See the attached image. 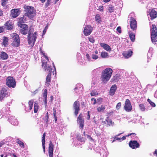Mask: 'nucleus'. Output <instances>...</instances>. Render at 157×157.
<instances>
[{
    "mask_svg": "<svg viewBox=\"0 0 157 157\" xmlns=\"http://www.w3.org/2000/svg\"><path fill=\"white\" fill-rule=\"evenodd\" d=\"M36 32H34L33 28H30L28 35V42L29 44L33 46L37 38Z\"/></svg>",
    "mask_w": 157,
    "mask_h": 157,
    "instance_id": "obj_1",
    "label": "nucleus"
},
{
    "mask_svg": "<svg viewBox=\"0 0 157 157\" xmlns=\"http://www.w3.org/2000/svg\"><path fill=\"white\" fill-rule=\"evenodd\" d=\"M113 69H104L101 73V78L102 82L106 83L110 78Z\"/></svg>",
    "mask_w": 157,
    "mask_h": 157,
    "instance_id": "obj_2",
    "label": "nucleus"
},
{
    "mask_svg": "<svg viewBox=\"0 0 157 157\" xmlns=\"http://www.w3.org/2000/svg\"><path fill=\"white\" fill-rule=\"evenodd\" d=\"M24 8L25 9L26 15L30 19L33 18L36 15V11L33 7L25 6Z\"/></svg>",
    "mask_w": 157,
    "mask_h": 157,
    "instance_id": "obj_3",
    "label": "nucleus"
},
{
    "mask_svg": "<svg viewBox=\"0 0 157 157\" xmlns=\"http://www.w3.org/2000/svg\"><path fill=\"white\" fill-rule=\"evenodd\" d=\"M10 36L12 40V46L14 47H19L20 44V39L19 36L16 33L12 34Z\"/></svg>",
    "mask_w": 157,
    "mask_h": 157,
    "instance_id": "obj_4",
    "label": "nucleus"
},
{
    "mask_svg": "<svg viewBox=\"0 0 157 157\" xmlns=\"http://www.w3.org/2000/svg\"><path fill=\"white\" fill-rule=\"evenodd\" d=\"M16 82L14 78L11 76H8L6 79V85L9 88L15 87Z\"/></svg>",
    "mask_w": 157,
    "mask_h": 157,
    "instance_id": "obj_5",
    "label": "nucleus"
},
{
    "mask_svg": "<svg viewBox=\"0 0 157 157\" xmlns=\"http://www.w3.org/2000/svg\"><path fill=\"white\" fill-rule=\"evenodd\" d=\"M8 88L7 87L3 88L0 90V101H2L5 97H8L10 93L8 90Z\"/></svg>",
    "mask_w": 157,
    "mask_h": 157,
    "instance_id": "obj_6",
    "label": "nucleus"
},
{
    "mask_svg": "<svg viewBox=\"0 0 157 157\" xmlns=\"http://www.w3.org/2000/svg\"><path fill=\"white\" fill-rule=\"evenodd\" d=\"M124 108L125 110L127 112H130L132 111V107L129 99H126L125 101V105L124 106Z\"/></svg>",
    "mask_w": 157,
    "mask_h": 157,
    "instance_id": "obj_7",
    "label": "nucleus"
},
{
    "mask_svg": "<svg viewBox=\"0 0 157 157\" xmlns=\"http://www.w3.org/2000/svg\"><path fill=\"white\" fill-rule=\"evenodd\" d=\"M73 107L75 110L74 113L77 116L80 110V103L78 101H75L73 104Z\"/></svg>",
    "mask_w": 157,
    "mask_h": 157,
    "instance_id": "obj_8",
    "label": "nucleus"
},
{
    "mask_svg": "<svg viewBox=\"0 0 157 157\" xmlns=\"http://www.w3.org/2000/svg\"><path fill=\"white\" fill-rule=\"evenodd\" d=\"M20 26L21 29L20 30V32L23 35H26L27 34L28 32V26L26 24L21 25L20 26Z\"/></svg>",
    "mask_w": 157,
    "mask_h": 157,
    "instance_id": "obj_9",
    "label": "nucleus"
},
{
    "mask_svg": "<svg viewBox=\"0 0 157 157\" xmlns=\"http://www.w3.org/2000/svg\"><path fill=\"white\" fill-rule=\"evenodd\" d=\"M93 30L92 27L89 25H87L84 28L83 32L84 34L86 36L90 35Z\"/></svg>",
    "mask_w": 157,
    "mask_h": 157,
    "instance_id": "obj_10",
    "label": "nucleus"
},
{
    "mask_svg": "<svg viewBox=\"0 0 157 157\" xmlns=\"http://www.w3.org/2000/svg\"><path fill=\"white\" fill-rule=\"evenodd\" d=\"M129 147L132 149H135L140 147V144L136 140H130L129 143Z\"/></svg>",
    "mask_w": 157,
    "mask_h": 157,
    "instance_id": "obj_11",
    "label": "nucleus"
},
{
    "mask_svg": "<svg viewBox=\"0 0 157 157\" xmlns=\"http://www.w3.org/2000/svg\"><path fill=\"white\" fill-rule=\"evenodd\" d=\"M77 122L79 124V126L83 129L84 126V120L82 113H80L77 119Z\"/></svg>",
    "mask_w": 157,
    "mask_h": 157,
    "instance_id": "obj_12",
    "label": "nucleus"
},
{
    "mask_svg": "<svg viewBox=\"0 0 157 157\" xmlns=\"http://www.w3.org/2000/svg\"><path fill=\"white\" fill-rule=\"evenodd\" d=\"M148 13H147V15H150L151 20L156 18L157 17V13L154 9L149 10Z\"/></svg>",
    "mask_w": 157,
    "mask_h": 157,
    "instance_id": "obj_13",
    "label": "nucleus"
},
{
    "mask_svg": "<svg viewBox=\"0 0 157 157\" xmlns=\"http://www.w3.org/2000/svg\"><path fill=\"white\" fill-rule=\"evenodd\" d=\"M54 145L51 141H49L48 147V154L49 157H53Z\"/></svg>",
    "mask_w": 157,
    "mask_h": 157,
    "instance_id": "obj_14",
    "label": "nucleus"
},
{
    "mask_svg": "<svg viewBox=\"0 0 157 157\" xmlns=\"http://www.w3.org/2000/svg\"><path fill=\"white\" fill-rule=\"evenodd\" d=\"M130 25L131 29L135 30L137 27V24L136 20L133 17H131L130 19Z\"/></svg>",
    "mask_w": 157,
    "mask_h": 157,
    "instance_id": "obj_15",
    "label": "nucleus"
},
{
    "mask_svg": "<svg viewBox=\"0 0 157 157\" xmlns=\"http://www.w3.org/2000/svg\"><path fill=\"white\" fill-rule=\"evenodd\" d=\"M19 14L20 12L18 9H13L11 11V16L13 18L17 17Z\"/></svg>",
    "mask_w": 157,
    "mask_h": 157,
    "instance_id": "obj_16",
    "label": "nucleus"
},
{
    "mask_svg": "<svg viewBox=\"0 0 157 157\" xmlns=\"http://www.w3.org/2000/svg\"><path fill=\"white\" fill-rule=\"evenodd\" d=\"M52 72V69H50L46 78L45 82L48 86L50 84V83L51 81Z\"/></svg>",
    "mask_w": 157,
    "mask_h": 157,
    "instance_id": "obj_17",
    "label": "nucleus"
},
{
    "mask_svg": "<svg viewBox=\"0 0 157 157\" xmlns=\"http://www.w3.org/2000/svg\"><path fill=\"white\" fill-rule=\"evenodd\" d=\"M13 24L10 21H7L5 24V28H6L8 30H11L13 27Z\"/></svg>",
    "mask_w": 157,
    "mask_h": 157,
    "instance_id": "obj_18",
    "label": "nucleus"
},
{
    "mask_svg": "<svg viewBox=\"0 0 157 157\" xmlns=\"http://www.w3.org/2000/svg\"><path fill=\"white\" fill-rule=\"evenodd\" d=\"M117 89V86L116 85L114 84L110 88L109 90V95L111 96L113 95Z\"/></svg>",
    "mask_w": 157,
    "mask_h": 157,
    "instance_id": "obj_19",
    "label": "nucleus"
},
{
    "mask_svg": "<svg viewBox=\"0 0 157 157\" xmlns=\"http://www.w3.org/2000/svg\"><path fill=\"white\" fill-rule=\"evenodd\" d=\"M100 45L106 51L108 52H110L111 51V49L110 47L107 44L105 43H101L100 44Z\"/></svg>",
    "mask_w": 157,
    "mask_h": 157,
    "instance_id": "obj_20",
    "label": "nucleus"
},
{
    "mask_svg": "<svg viewBox=\"0 0 157 157\" xmlns=\"http://www.w3.org/2000/svg\"><path fill=\"white\" fill-rule=\"evenodd\" d=\"M132 51L129 50L127 52H124L123 55L125 58H128L132 56Z\"/></svg>",
    "mask_w": 157,
    "mask_h": 157,
    "instance_id": "obj_21",
    "label": "nucleus"
},
{
    "mask_svg": "<svg viewBox=\"0 0 157 157\" xmlns=\"http://www.w3.org/2000/svg\"><path fill=\"white\" fill-rule=\"evenodd\" d=\"M45 136H46V133L44 132L43 135V136L42 137V146L43 147V151H44V152H45Z\"/></svg>",
    "mask_w": 157,
    "mask_h": 157,
    "instance_id": "obj_22",
    "label": "nucleus"
},
{
    "mask_svg": "<svg viewBox=\"0 0 157 157\" xmlns=\"http://www.w3.org/2000/svg\"><path fill=\"white\" fill-rule=\"evenodd\" d=\"M0 57L2 59L5 60L8 59V56L6 52H2L0 54Z\"/></svg>",
    "mask_w": 157,
    "mask_h": 157,
    "instance_id": "obj_23",
    "label": "nucleus"
},
{
    "mask_svg": "<svg viewBox=\"0 0 157 157\" xmlns=\"http://www.w3.org/2000/svg\"><path fill=\"white\" fill-rule=\"evenodd\" d=\"M121 79L120 76L116 74L113 77L111 80L112 82H117L120 79Z\"/></svg>",
    "mask_w": 157,
    "mask_h": 157,
    "instance_id": "obj_24",
    "label": "nucleus"
},
{
    "mask_svg": "<svg viewBox=\"0 0 157 157\" xmlns=\"http://www.w3.org/2000/svg\"><path fill=\"white\" fill-rule=\"evenodd\" d=\"M109 116H108L106 118L105 121L107 122V124L109 126H112L114 124V122H113L111 119H109Z\"/></svg>",
    "mask_w": 157,
    "mask_h": 157,
    "instance_id": "obj_25",
    "label": "nucleus"
},
{
    "mask_svg": "<svg viewBox=\"0 0 157 157\" xmlns=\"http://www.w3.org/2000/svg\"><path fill=\"white\" fill-rule=\"evenodd\" d=\"M157 30L155 25H152L151 28V34H157Z\"/></svg>",
    "mask_w": 157,
    "mask_h": 157,
    "instance_id": "obj_26",
    "label": "nucleus"
},
{
    "mask_svg": "<svg viewBox=\"0 0 157 157\" xmlns=\"http://www.w3.org/2000/svg\"><path fill=\"white\" fill-rule=\"evenodd\" d=\"M105 109V105H101L97 108V110L98 112H103L104 111Z\"/></svg>",
    "mask_w": 157,
    "mask_h": 157,
    "instance_id": "obj_27",
    "label": "nucleus"
},
{
    "mask_svg": "<svg viewBox=\"0 0 157 157\" xmlns=\"http://www.w3.org/2000/svg\"><path fill=\"white\" fill-rule=\"evenodd\" d=\"M101 56L103 58H106L109 57L108 53L105 52H102L101 53Z\"/></svg>",
    "mask_w": 157,
    "mask_h": 157,
    "instance_id": "obj_28",
    "label": "nucleus"
},
{
    "mask_svg": "<svg viewBox=\"0 0 157 157\" xmlns=\"http://www.w3.org/2000/svg\"><path fill=\"white\" fill-rule=\"evenodd\" d=\"M157 35L151 34V38L152 42H155L157 41Z\"/></svg>",
    "mask_w": 157,
    "mask_h": 157,
    "instance_id": "obj_29",
    "label": "nucleus"
},
{
    "mask_svg": "<svg viewBox=\"0 0 157 157\" xmlns=\"http://www.w3.org/2000/svg\"><path fill=\"white\" fill-rule=\"evenodd\" d=\"M8 38L4 36L3 37V42H2V44L5 47L6 46L8 45Z\"/></svg>",
    "mask_w": 157,
    "mask_h": 157,
    "instance_id": "obj_30",
    "label": "nucleus"
},
{
    "mask_svg": "<svg viewBox=\"0 0 157 157\" xmlns=\"http://www.w3.org/2000/svg\"><path fill=\"white\" fill-rule=\"evenodd\" d=\"M77 140L80 142H85L86 139L83 137H81L80 135H78L77 136Z\"/></svg>",
    "mask_w": 157,
    "mask_h": 157,
    "instance_id": "obj_31",
    "label": "nucleus"
},
{
    "mask_svg": "<svg viewBox=\"0 0 157 157\" xmlns=\"http://www.w3.org/2000/svg\"><path fill=\"white\" fill-rule=\"evenodd\" d=\"M129 35L131 41L132 42L134 41L135 37L134 33H129Z\"/></svg>",
    "mask_w": 157,
    "mask_h": 157,
    "instance_id": "obj_32",
    "label": "nucleus"
},
{
    "mask_svg": "<svg viewBox=\"0 0 157 157\" xmlns=\"http://www.w3.org/2000/svg\"><path fill=\"white\" fill-rule=\"evenodd\" d=\"M39 107L38 104L37 102H35L34 104V112L35 113H36L39 109Z\"/></svg>",
    "mask_w": 157,
    "mask_h": 157,
    "instance_id": "obj_33",
    "label": "nucleus"
},
{
    "mask_svg": "<svg viewBox=\"0 0 157 157\" xmlns=\"http://www.w3.org/2000/svg\"><path fill=\"white\" fill-rule=\"evenodd\" d=\"M16 143L18 144L20 147H21L23 148L25 147V145L24 143L19 139H17Z\"/></svg>",
    "mask_w": 157,
    "mask_h": 157,
    "instance_id": "obj_34",
    "label": "nucleus"
},
{
    "mask_svg": "<svg viewBox=\"0 0 157 157\" xmlns=\"http://www.w3.org/2000/svg\"><path fill=\"white\" fill-rule=\"evenodd\" d=\"M33 102L34 100L33 99H31L29 101L28 104L29 107V109L30 110H31L33 108Z\"/></svg>",
    "mask_w": 157,
    "mask_h": 157,
    "instance_id": "obj_35",
    "label": "nucleus"
},
{
    "mask_svg": "<svg viewBox=\"0 0 157 157\" xmlns=\"http://www.w3.org/2000/svg\"><path fill=\"white\" fill-rule=\"evenodd\" d=\"M42 66L43 67L46 68V69H52L50 66H48L47 67V63L42 61Z\"/></svg>",
    "mask_w": 157,
    "mask_h": 157,
    "instance_id": "obj_36",
    "label": "nucleus"
},
{
    "mask_svg": "<svg viewBox=\"0 0 157 157\" xmlns=\"http://www.w3.org/2000/svg\"><path fill=\"white\" fill-rule=\"evenodd\" d=\"M95 20L98 23L101 21V17L99 14H97L95 16Z\"/></svg>",
    "mask_w": 157,
    "mask_h": 157,
    "instance_id": "obj_37",
    "label": "nucleus"
},
{
    "mask_svg": "<svg viewBox=\"0 0 157 157\" xmlns=\"http://www.w3.org/2000/svg\"><path fill=\"white\" fill-rule=\"evenodd\" d=\"M23 19V17H21L20 18H19L18 21L19 25H20V26H21V25L23 24L22 23L24 22Z\"/></svg>",
    "mask_w": 157,
    "mask_h": 157,
    "instance_id": "obj_38",
    "label": "nucleus"
},
{
    "mask_svg": "<svg viewBox=\"0 0 157 157\" xmlns=\"http://www.w3.org/2000/svg\"><path fill=\"white\" fill-rule=\"evenodd\" d=\"M98 94L97 92L95 90H92L90 93V95L91 96H96L98 95Z\"/></svg>",
    "mask_w": 157,
    "mask_h": 157,
    "instance_id": "obj_39",
    "label": "nucleus"
},
{
    "mask_svg": "<svg viewBox=\"0 0 157 157\" xmlns=\"http://www.w3.org/2000/svg\"><path fill=\"white\" fill-rule=\"evenodd\" d=\"M140 109L142 111H144L145 110V108L144 105L143 104H140L139 105Z\"/></svg>",
    "mask_w": 157,
    "mask_h": 157,
    "instance_id": "obj_40",
    "label": "nucleus"
},
{
    "mask_svg": "<svg viewBox=\"0 0 157 157\" xmlns=\"http://www.w3.org/2000/svg\"><path fill=\"white\" fill-rule=\"evenodd\" d=\"M147 101L150 103V104L153 107L155 106V105L154 103L152 102L149 99H148L147 100Z\"/></svg>",
    "mask_w": 157,
    "mask_h": 157,
    "instance_id": "obj_41",
    "label": "nucleus"
},
{
    "mask_svg": "<svg viewBox=\"0 0 157 157\" xmlns=\"http://www.w3.org/2000/svg\"><path fill=\"white\" fill-rule=\"evenodd\" d=\"M40 53H41V54H42V55H43V56L44 57V58L46 59H47V60H48V61L49 60V59H48V57H47V56L45 53L43 52L41 50H40Z\"/></svg>",
    "mask_w": 157,
    "mask_h": 157,
    "instance_id": "obj_42",
    "label": "nucleus"
},
{
    "mask_svg": "<svg viewBox=\"0 0 157 157\" xmlns=\"http://www.w3.org/2000/svg\"><path fill=\"white\" fill-rule=\"evenodd\" d=\"M47 90L46 89L44 90L43 93V96L44 98H47Z\"/></svg>",
    "mask_w": 157,
    "mask_h": 157,
    "instance_id": "obj_43",
    "label": "nucleus"
},
{
    "mask_svg": "<svg viewBox=\"0 0 157 157\" xmlns=\"http://www.w3.org/2000/svg\"><path fill=\"white\" fill-rule=\"evenodd\" d=\"M91 56L92 59L94 60H96L98 58V56L97 55L94 54H92Z\"/></svg>",
    "mask_w": 157,
    "mask_h": 157,
    "instance_id": "obj_44",
    "label": "nucleus"
},
{
    "mask_svg": "<svg viewBox=\"0 0 157 157\" xmlns=\"http://www.w3.org/2000/svg\"><path fill=\"white\" fill-rule=\"evenodd\" d=\"M121 106V102H118L116 105V108L117 110L120 109Z\"/></svg>",
    "mask_w": 157,
    "mask_h": 157,
    "instance_id": "obj_45",
    "label": "nucleus"
},
{
    "mask_svg": "<svg viewBox=\"0 0 157 157\" xmlns=\"http://www.w3.org/2000/svg\"><path fill=\"white\" fill-rule=\"evenodd\" d=\"M114 10V7L112 6H110L108 9L110 13L113 12Z\"/></svg>",
    "mask_w": 157,
    "mask_h": 157,
    "instance_id": "obj_46",
    "label": "nucleus"
},
{
    "mask_svg": "<svg viewBox=\"0 0 157 157\" xmlns=\"http://www.w3.org/2000/svg\"><path fill=\"white\" fill-rule=\"evenodd\" d=\"M5 27L4 26L0 27V33H2L4 31Z\"/></svg>",
    "mask_w": 157,
    "mask_h": 157,
    "instance_id": "obj_47",
    "label": "nucleus"
},
{
    "mask_svg": "<svg viewBox=\"0 0 157 157\" xmlns=\"http://www.w3.org/2000/svg\"><path fill=\"white\" fill-rule=\"evenodd\" d=\"M103 100V98H99L97 100V102L99 103V104H100L101 103Z\"/></svg>",
    "mask_w": 157,
    "mask_h": 157,
    "instance_id": "obj_48",
    "label": "nucleus"
},
{
    "mask_svg": "<svg viewBox=\"0 0 157 157\" xmlns=\"http://www.w3.org/2000/svg\"><path fill=\"white\" fill-rule=\"evenodd\" d=\"M89 40L90 42L92 43H94L95 41L94 38L93 37H90L89 38Z\"/></svg>",
    "mask_w": 157,
    "mask_h": 157,
    "instance_id": "obj_49",
    "label": "nucleus"
},
{
    "mask_svg": "<svg viewBox=\"0 0 157 157\" xmlns=\"http://www.w3.org/2000/svg\"><path fill=\"white\" fill-rule=\"evenodd\" d=\"M86 57L88 61H90L91 60V58H90V56L88 54H86Z\"/></svg>",
    "mask_w": 157,
    "mask_h": 157,
    "instance_id": "obj_50",
    "label": "nucleus"
},
{
    "mask_svg": "<svg viewBox=\"0 0 157 157\" xmlns=\"http://www.w3.org/2000/svg\"><path fill=\"white\" fill-rule=\"evenodd\" d=\"M49 116H45V119H44L47 123L48 122Z\"/></svg>",
    "mask_w": 157,
    "mask_h": 157,
    "instance_id": "obj_51",
    "label": "nucleus"
},
{
    "mask_svg": "<svg viewBox=\"0 0 157 157\" xmlns=\"http://www.w3.org/2000/svg\"><path fill=\"white\" fill-rule=\"evenodd\" d=\"M7 0H2V6H4L5 5L6 3V2L7 1Z\"/></svg>",
    "mask_w": 157,
    "mask_h": 157,
    "instance_id": "obj_52",
    "label": "nucleus"
},
{
    "mask_svg": "<svg viewBox=\"0 0 157 157\" xmlns=\"http://www.w3.org/2000/svg\"><path fill=\"white\" fill-rule=\"evenodd\" d=\"M87 120H89L90 119V111H88L87 112Z\"/></svg>",
    "mask_w": 157,
    "mask_h": 157,
    "instance_id": "obj_53",
    "label": "nucleus"
},
{
    "mask_svg": "<svg viewBox=\"0 0 157 157\" xmlns=\"http://www.w3.org/2000/svg\"><path fill=\"white\" fill-rule=\"evenodd\" d=\"M91 101L94 100V103H93L94 105H95L96 104V103H97V101H96V99L94 98H92L91 99Z\"/></svg>",
    "mask_w": 157,
    "mask_h": 157,
    "instance_id": "obj_54",
    "label": "nucleus"
},
{
    "mask_svg": "<svg viewBox=\"0 0 157 157\" xmlns=\"http://www.w3.org/2000/svg\"><path fill=\"white\" fill-rule=\"evenodd\" d=\"M103 7L102 6H99V8H98V10H99V11H103Z\"/></svg>",
    "mask_w": 157,
    "mask_h": 157,
    "instance_id": "obj_55",
    "label": "nucleus"
},
{
    "mask_svg": "<svg viewBox=\"0 0 157 157\" xmlns=\"http://www.w3.org/2000/svg\"><path fill=\"white\" fill-rule=\"evenodd\" d=\"M52 0H47V6H48V5L50 4L51 2H53L52 1Z\"/></svg>",
    "mask_w": 157,
    "mask_h": 157,
    "instance_id": "obj_56",
    "label": "nucleus"
},
{
    "mask_svg": "<svg viewBox=\"0 0 157 157\" xmlns=\"http://www.w3.org/2000/svg\"><path fill=\"white\" fill-rule=\"evenodd\" d=\"M117 30L119 32V33H121V28L120 27H118L117 29Z\"/></svg>",
    "mask_w": 157,
    "mask_h": 157,
    "instance_id": "obj_57",
    "label": "nucleus"
},
{
    "mask_svg": "<svg viewBox=\"0 0 157 157\" xmlns=\"http://www.w3.org/2000/svg\"><path fill=\"white\" fill-rule=\"evenodd\" d=\"M132 135H134V136H136V134L135 133H131L130 134L128 135H127L126 136V137L127 136L128 137V136H131Z\"/></svg>",
    "mask_w": 157,
    "mask_h": 157,
    "instance_id": "obj_58",
    "label": "nucleus"
},
{
    "mask_svg": "<svg viewBox=\"0 0 157 157\" xmlns=\"http://www.w3.org/2000/svg\"><path fill=\"white\" fill-rule=\"evenodd\" d=\"M53 116H54V118L55 119V122L56 123L57 121V117L56 116V115H54Z\"/></svg>",
    "mask_w": 157,
    "mask_h": 157,
    "instance_id": "obj_59",
    "label": "nucleus"
},
{
    "mask_svg": "<svg viewBox=\"0 0 157 157\" xmlns=\"http://www.w3.org/2000/svg\"><path fill=\"white\" fill-rule=\"evenodd\" d=\"M44 104L45 105V106H46L47 105V98H44Z\"/></svg>",
    "mask_w": 157,
    "mask_h": 157,
    "instance_id": "obj_60",
    "label": "nucleus"
},
{
    "mask_svg": "<svg viewBox=\"0 0 157 157\" xmlns=\"http://www.w3.org/2000/svg\"><path fill=\"white\" fill-rule=\"evenodd\" d=\"M86 136H87V137L89 138V139L91 140H93V138L91 137V136L89 135H86Z\"/></svg>",
    "mask_w": 157,
    "mask_h": 157,
    "instance_id": "obj_61",
    "label": "nucleus"
},
{
    "mask_svg": "<svg viewBox=\"0 0 157 157\" xmlns=\"http://www.w3.org/2000/svg\"><path fill=\"white\" fill-rule=\"evenodd\" d=\"M53 115H56V111L55 109H53Z\"/></svg>",
    "mask_w": 157,
    "mask_h": 157,
    "instance_id": "obj_62",
    "label": "nucleus"
},
{
    "mask_svg": "<svg viewBox=\"0 0 157 157\" xmlns=\"http://www.w3.org/2000/svg\"><path fill=\"white\" fill-rule=\"evenodd\" d=\"M53 96L52 95H51V96H50V100H51V101H53Z\"/></svg>",
    "mask_w": 157,
    "mask_h": 157,
    "instance_id": "obj_63",
    "label": "nucleus"
},
{
    "mask_svg": "<svg viewBox=\"0 0 157 157\" xmlns=\"http://www.w3.org/2000/svg\"><path fill=\"white\" fill-rule=\"evenodd\" d=\"M4 144V143L3 142H0V147L2 146Z\"/></svg>",
    "mask_w": 157,
    "mask_h": 157,
    "instance_id": "obj_64",
    "label": "nucleus"
}]
</instances>
